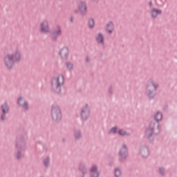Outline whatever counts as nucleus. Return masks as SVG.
Segmentation results:
<instances>
[{"label":"nucleus","mask_w":177,"mask_h":177,"mask_svg":"<svg viewBox=\"0 0 177 177\" xmlns=\"http://www.w3.org/2000/svg\"><path fill=\"white\" fill-rule=\"evenodd\" d=\"M74 137L75 140H80V138H82V133L81 130H75L74 131Z\"/></svg>","instance_id":"21"},{"label":"nucleus","mask_w":177,"mask_h":177,"mask_svg":"<svg viewBox=\"0 0 177 177\" xmlns=\"http://www.w3.org/2000/svg\"><path fill=\"white\" fill-rule=\"evenodd\" d=\"M162 14V10H158V8H152L151 11V17L152 18H157L158 15Z\"/></svg>","instance_id":"18"},{"label":"nucleus","mask_w":177,"mask_h":177,"mask_svg":"<svg viewBox=\"0 0 177 177\" xmlns=\"http://www.w3.org/2000/svg\"><path fill=\"white\" fill-rule=\"evenodd\" d=\"M90 177H100V171H99L97 165H93L90 169Z\"/></svg>","instance_id":"17"},{"label":"nucleus","mask_w":177,"mask_h":177,"mask_svg":"<svg viewBox=\"0 0 177 177\" xmlns=\"http://www.w3.org/2000/svg\"><path fill=\"white\" fill-rule=\"evenodd\" d=\"M129 155L128 147L126 144H123L119 151V160L123 162L127 159Z\"/></svg>","instance_id":"7"},{"label":"nucleus","mask_w":177,"mask_h":177,"mask_svg":"<svg viewBox=\"0 0 177 177\" xmlns=\"http://www.w3.org/2000/svg\"><path fill=\"white\" fill-rule=\"evenodd\" d=\"M95 22L94 18H89L88 21V27L90 29H93L95 28Z\"/></svg>","instance_id":"22"},{"label":"nucleus","mask_w":177,"mask_h":177,"mask_svg":"<svg viewBox=\"0 0 177 177\" xmlns=\"http://www.w3.org/2000/svg\"><path fill=\"white\" fill-rule=\"evenodd\" d=\"M63 115L62 113V109L57 104H53L51 106V118L53 122L55 123H59L62 119Z\"/></svg>","instance_id":"4"},{"label":"nucleus","mask_w":177,"mask_h":177,"mask_svg":"<svg viewBox=\"0 0 177 177\" xmlns=\"http://www.w3.org/2000/svg\"><path fill=\"white\" fill-rule=\"evenodd\" d=\"M155 129H156V122L154 121V119L153 120H151L149 127L145 130V136H147V138L150 141H153L155 137Z\"/></svg>","instance_id":"5"},{"label":"nucleus","mask_w":177,"mask_h":177,"mask_svg":"<svg viewBox=\"0 0 177 177\" xmlns=\"http://www.w3.org/2000/svg\"><path fill=\"white\" fill-rule=\"evenodd\" d=\"M91 111L89 109L88 104H86L83 108L81 109L80 115L82 118V120L86 121L88 120L90 116Z\"/></svg>","instance_id":"8"},{"label":"nucleus","mask_w":177,"mask_h":177,"mask_svg":"<svg viewBox=\"0 0 177 177\" xmlns=\"http://www.w3.org/2000/svg\"><path fill=\"white\" fill-rule=\"evenodd\" d=\"M79 170L82 171V174H86L87 173V168L86 167L85 165H84V163H80L79 165Z\"/></svg>","instance_id":"23"},{"label":"nucleus","mask_w":177,"mask_h":177,"mask_svg":"<svg viewBox=\"0 0 177 177\" xmlns=\"http://www.w3.org/2000/svg\"><path fill=\"white\" fill-rule=\"evenodd\" d=\"M62 141H64V142L66 141L65 138H63Z\"/></svg>","instance_id":"43"},{"label":"nucleus","mask_w":177,"mask_h":177,"mask_svg":"<svg viewBox=\"0 0 177 177\" xmlns=\"http://www.w3.org/2000/svg\"><path fill=\"white\" fill-rule=\"evenodd\" d=\"M28 136L27 131L25 129H21L19 130V133L17 136V140L15 142V147L17 149H20V151H26L28 149L27 141Z\"/></svg>","instance_id":"1"},{"label":"nucleus","mask_w":177,"mask_h":177,"mask_svg":"<svg viewBox=\"0 0 177 177\" xmlns=\"http://www.w3.org/2000/svg\"><path fill=\"white\" fill-rule=\"evenodd\" d=\"M118 126H114L113 127H111L109 131V133H113V134H115L118 133Z\"/></svg>","instance_id":"29"},{"label":"nucleus","mask_w":177,"mask_h":177,"mask_svg":"<svg viewBox=\"0 0 177 177\" xmlns=\"http://www.w3.org/2000/svg\"><path fill=\"white\" fill-rule=\"evenodd\" d=\"M100 54L101 57H102V55H103L102 53H100Z\"/></svg>","instance_id":"40"},{"label":"nucleus","mask_w":177,"mask_h":177,"mask_svg":"<svg viewBox=\"0 0 177 177\" xmlns=\"http://www.w3.org/2000/svg\"><path fill=\"white\" fill-rule=\"evenodd\" d=\"M163 118L162 113L160 111H158L153 116V121L155 122V126L156 125V130L155 131V136H158L161 131V125L160 124V120Z\"/></svg>","instance_id":"6"},{"label":"nucleus","mask_w":177,"mask_h":177,"mask_svg":"<svg viewBox=\"0 0 177 177\" xmlns=\"http://www.w3.org/2000/svg\"><path fill=\"white\" fill-rule=\"evenodd\" d=\"M78 8L82 17L86 15L88 10L86 3H85V1H80V4L78 5Z\"/></svg>","instance_id":"13"},{"label":"nucleus","mask_w":177,"mask_h":177,"mask_svg":"<svg viewBox=\"0 0 177 177\" xmlns=\"http://www.w3.org/2000/svg\"><path fill=\"white\" fill-rule=\"evenodd\" d=\"M86 174H82V177H85Z\"/></svg>","instance_id":"42"},{"label":"nucleus","mask_w":177,"mask_h":177,"mask_svg":"<svg viewBox=\"0 0 177 177\" xmlns=\"http://www.w3.org/2000/svg\"><path fill=\"white\" fill-rule=\"evenodd\" d=\"M93 1H96V0H93Z\"/></svg>","instance_id":"44"},{"label":"nucleus","mask_w":177,"mask_h":177,"mask_svg":"<svg viewBox=\"0 0 177 177\" xmlns=\"http://www.w3.org/2000/svg\"><path fill=\"white\" fill-rule=\"evenodd\" d=\"M86 62H89V61H90L89 57H86Z\"/></svg>","instance_id":"39"},{"label":"nucleus","mask_w":177,"mask_h":177,"mask_svg":"<svg viewBox=\"0 0 177 177\" xmlns=\"http://www.w3.org/2000/svg\"><path fill=\"white\" fill-rule=\"evenodd\" d=\"M66 66L69 71H73V69H74V65L72 62H66Z\"/></svg>","instance_id":"30"},{"label":"nucleus","mask_w":177,"mask_h":177,"mask_svg":"<svg viewBox=\"0 0 177 177\" xmlns=\"http://www.w3.org/2000/svg\"><path fill=\"white\" fill-rule=\"evenodd\" d=\"M122 171L119 167H115V177H120Z\"/></svg>","instance_id":"28"},{"label":"nucleus","mask_w":177,"mask_h":177,"mask_svg":"<svg viewBox=\"0 0 177 177\" xmlns=\"http://www.w3.org/2000/svg\"><path fill=\"white\" fill-rule=\"evenodd\" d=\"M62 31L60 25H57V30H53L50 32V39L53 41H57L59 36H62Z\"/></svg>","instance_id":"9"},{"label":"nucleus","mask_w":177,"mask_h":177,"mask_svg":"<svg viewBox=\"0 0 177 177\" xmlns=\"http://www.w3.org/2000/svg\"><path fill=\"white\" fill-rule=\"evenodd\" d=\"M152 86L151 84H147V95L149 100H153L156 95V93L151 88Z\"/></svg>","instance_id":"14"},{"label":"nucleus","mask_w":177,"mask_h":177,"mask_svg":"<svg viewBox=\"0 0 177 177\" xmlns=\"http://www.w3.org/2000/svg\"><path fill=\"white\" fill-rule=\"evenodd\" d=\"M151 84L153 86V91H154V93H156V91L159 87V85L156 84V83H154L153 80H151Z\"/></svg>","instance_id":"26"},{"label":"nucleus","mask_w":177,"mask_h":177,"mask_svg":"<svg viewBox=\"0 0 177 177\" xmlns=\"http://www.w3.org/2000/svg\"><path fill=\"white\" fill-rule=\"evenodd\" d=\"M74 12L75 14H78V12H80V8H78V10H75Z\"/></svg>","instance_id":"36"},{"label":"nucleus","mask_w":177,"mask_h":177,"mask_svg":"<svg viewBox=\"0 0 177 177\" xmlns=\"http://www.w3.org/2000/svg\"><path fill=\"white\" fill-rule=\"evenodd\" d=\"M9 111H10V106L8 104V102H4V104H3L1 105V120H6V113H9Z\"/></svg>","instance_id":"11"},{"label":"nucleus","mask_w":177,"mask_h":177,"mask_svg":"<svg viewBox=\"0 0 177 177\" xmlns=\"http://www.w3.org/2000/svg\"><path fill=\"white\" fill-rule=\"evenodd\" d=\"M118 133L120 136H122L131 135V133L126 131L125 130H123V129H119Z\"/></svg>","instance_id":"24"},{"label":"nucleus","mask_w":177,"mask_h":177,"mask_svg":"<svg viewBox=\"0 0 177 177\" xmlns=\"http://www.w3.org/2000/svg\"><path fill=\"white\" fill-rule=\"evenodd\" d=\"M108 93L110 95H113V86L112 84L110 85V87L108 89Z\"/></svg>","instance_id":"32"},{"label":"nucleus","mask_w":177,"mask_h":177,"mask_svg":"<svg viewBox=\"0 0 177 177\" xmlns=\"http://www.w3.org/2000/svg\"><path fill=\"white\" fill-rule=\"evenodd\" d=\"M106 32H108V33L111 34L113 33V30H114V24L112 21H110L107 25H106Z\"/></svg>","instance_id":"19"},{"label":"nucleus","mask_w":177,"mask_h":177,"mask_svg":"<svg viewBox=\"0 0 177 177\" xmlns=\"http://www.w3.org/2000/svg\"><path fill=\"white\" fill-rule=\"evenodd\" d=\"M40 32L42 33H49L50 26L48 21H44L40 24Z\"/></svg>","instance_id":"16"},{"label":"nucleus","mask_w":177,"mask_h":177,"mask_svg":"<svg viewBox=\"0 0 177 177\" xmlns=\"http://www.w3.org/2000/svg\"><path fill=\"white\" fill-rule=\"evenodd\" d=\"M70 22H71V24H73V23H74V18H73V17H71V18H70Z\"/></svg>","instance_id":"35"},{"label":"nucleus","mask_w":177,"mask_h":177,"mask_svg":"<svg viewBox=\"0 0 177 177\" xmlns=\"http://www.w3.org/2000/svg\"><path fill=\"white\" fill-rule=\"evenodd\" d=\"M159 174H160V176H165V167H159Z\"/></svg>","instance_id":"31"},{"label":"nucleus","mask_w":177,"mask_h":177,"mask_svg":"<svg viewBox=\"0 0 177 177\" xmlns=\"http://www.w3.org/2000/svg\"><path fill=\"white\" fill-rule=\"evenodd\" d=\"M169 109V105L167 104L164 106V110L165 111H168Z\"/></svg>","instance_id":"34"},{"label":"nucleus","mask_w":177,"mask_h":177,"mask_svg":"<svg viewBox=\"0 0 177 177\" xmlns=\"http://www.w3.org/2000/svg\"><path fill=\"white\" fill-rule=\"evenodd\" d=\"M15 156L16 158V159H21L22 157V153L21 151V149H17V152L15 153Z\"/></svg>","instance_id":"25"},{"label":"nucleus","mask_w":177,"mask_h":177,"mask_svg":"<svg viewBox=\"0 0 177 177\" xmlns=\"http://www.w3.org/2000/svg\"><path fill=\"white\" fill-rule=\"evenodd\" d=\"M38 142H39V144H41V143H42V142H41V141H38Z\"/></svg>","instance_id":"41"},{"label":"nucleus","mask_w":177,"mask_h":177,"mask_svg":"<svg viewBox=\"0 0 177 177\" xmlns=\"http://www.w3.org/2000/svg\"><path fill=\"white\" fill-rule=\"evenodd\" d=\"M21 59V54L17 48H16L14 54H7L5 57V64L7 68L10 71L13 69L16 62H20Z\"/></svg>","instance_id":"2"},{"label":"nucleus","mask_w":177,"mask_h":177,"mask_svg":"<svg viewBox=\"0 0 177 177\" xmlns=\"http://www.w3.org/2000/svg\"><path fill=\"white\" fill-rule=\"evenodd\" d=\"M97 43H100L102 46L104 45V37L102 33H98L96 37Z\"/></svg>","instance_id":"20"},{"label":"nucleus","mask_w":177,"mask_h":177,"mask_svg":"<svg viewBox=\"0 0 177 177\" xmlns=\"http://www.w3.org/2000/svg\"><path fill=\"white\" fill-rule=\"evenodd\" d=\"M17 104L18 105H19V106H22L25 111H29L30 106L28 102L26 100H25V98H24L22 95L19 97L17 100Z\"/></svg>","instance_id":"10"},{"label":"nucleus","mask_w":177,"mask_h":177,"mask_svg":"<svg viewBox=\"0 0 177 177\" xmlns=\"http://www.w3.org/2000/svg\"><path fill=\"white\" fill-rule=\"evenodd\" d=\"M65 77L64 75H59L57 77H53L51 80V87L54 93L58 95L62 94V86L64 84Z\"/></svg>","instance_id":"3"},{"label":"nucleus","mask_w":177,"mask_h":177,"mask_svg":"<svg viewBox=\"0 0 177 177\" xmlns=\"http://www.w3.org/2000/svg\"><path fill=\"white\" fill-rule=\"evenodd\" d=\"M159 4L158 6H160V7H162L165 4L164 1H162V0H159Z\"/></svg>","instance_id":"33"},{"label":"nucleus","mask_w":177,"mask_h":177,"mask_svg":"<svg viewBox=\"0 0 177 177\" xmlns=\"http://www.w3.org/2000/svg\"><path fill=\"white\" fill-rule=\"evenodd\" d=\"M59 54L61 56L62 59H68V55L70 54V50L68 47L64 46L62 48H61Z\"/></svg>","instance_id":"15"},{"label":"nucleus","mask_w":177,"mask_h":177,"mask_svg":"<svg viewBox=\"0 0 177 177\" xmlns=\"http://www.w3.org/2000/svg\"><path fill=\"white\" fill-rule=\"evenodd\" d=\"M44 165L46 167H48L50 165V156H46V158H45L44 160Z\"/></svg>","instance_id":"27"},{"label":"nucleus","mask_w":177,"mask_h":177,"mask_svg":"<svg viewBox=\"0 0 177 177\" xmlns=\"http://www.w3.org/2000/svg\"><path fill=\"white\" fill-rule=\"evenodd\" d=\"M140 153L141 154L142 158H148L149 155H150L149 148L148 145H141L140 148Z\"/></svg>","instance_id":"12"},{"label":"nucleus","mask_w":177,"mask_h":177,"mask_svg":"<svg viewBox=\"0 0 177 177\" xmlns=\"http://www.w3.org/2000/svg\"><path fill=\"white\" fill-rule=\"evenodd\" d=\"M113 165V160H110L109 166H112Z\"/></svg>","instance_id":"38"},{"label":"nucleus","mask_w":177,"mask_h":177,"mask_svg":"<svg viewBox=\"0 0 177 177\" xmlns=\"http://www.w3.org/2000/svg\"><path fill=\"white\" fill-rule=\"evenodd\" d=\"M152 6H153V1H152V0H151L149 1V7H152Z\"/></svg>","instance_id":"37"}]
</instances>
